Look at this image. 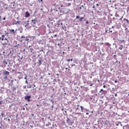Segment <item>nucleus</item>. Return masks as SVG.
<instances>
[{"mask_svg": "<svg viewBox=\"0 0 129 129\" xmlns=\"http://www.w3.org/2000/svg\"><path fill=\"white\" fill-rule=\"evenodd\" d=\"M29 40L30 39H29V37H28V36H27L26 37L24 36H21V38H20L21 42L25 41L24 43H26V42L28 43L29 42Z\"/></svg>", "mask_w": 129, "mask_h": 129, "instance_id": "obj_1", "label": "nucleus"}, {"mask_svg": "<svg viewBox=\"0 0 129 129\" xmlns=\"http://www.w3.org/2000/svg\"><path fill=\"white\" fill-rule=\"evenodd\" d=\"M3 42H2V45H3V46H6V45H8V43H9V40L7 39V38H5L4 39Z\"/></svg>", "mask_w": 129, "mask_h": 129, "instance_id": "obj_2", "label": "nucleus"}, {"mask_svg": "<svg viewBox=\"0 0 129 129\" xmlns=\"http://www.w3.org/2000/svg\"><path fill=\"white\" fill-rule=\"evenodd\" d=\"M31 22L32 23L33 25H36V23L38 22V20L37 18H35L34 19L32 20Z\"/></svg>", "mask_w": 129, "mask_h": 129, "instance_id": "obj_3", "label": "nucleus"}, {"mask_svg": "<svg viewBox=\"0 0 129 129\" xmlns=\"http://www.w3.org/2000/svg\"><path fill=\"white\" fill-rule=\"evenodd\" d=\"M25 100H28V101H31V96H26L25 97Z\"/></svg>", "mask_w": 129, "mask_h": 129, "instance_id": "obj_4", "label": "nucleus"}, {"mask_svg": "<svg viewBox=\"0 0 129 129\" xmlns=\"http://www.w3.org/2000/svg\"><path fill=\"white\" fill-rule=\"evenodd\" d=\"M3 65L6 67L8 65V60H3Z\"/></svg>", "mask_w": 129, "mask_h": 129, "instance_id": "obj_5", "label": "nucleus"}, {"mask_svg": "<svg viewBox=\"0 0 129 129\" xmlns=\"http://www.w3.org/2000/svg\"><path fill=\"white\" fill-rule=\"evenodd\" d=\"M29 17H30V13H29V12L27 11L26 12L25 18H29Z\"/></svg>", "mask_w": 129, "mask_h": 129, "instance_id": "obj_6", "label": "nucleus"}, {"mask_svg": "<svg viewBox=\"0 0 129 129\" xmlns=\"http://www.w3.org/2000/svg\"><path fill=\"white\" fill-rule=\"evenodd\" d=\"M10 34H15L16 33V31H15L14 29H10Z\"/></svg>", "mask_w": 129, "mask_h": 129, "instance_id": "obj_7", "label": "nucleus"}, {"mask_svg": "<svg viewBox=\"0 0 129 129\" xmlns=\"http://www.w3.org/2000/svg\"><path fill=\"white\" fill-rule=\"evenodd\" d=\"M38 63L39 64V66H40V65H42V59H39Z\"/></svg>", "mask_w": 129, "mask_h": 129, "instance_id": "obj_8", "label": "nucleus"}, {"mask_svg": "<svg viewBox=\"0 0 129 129\" xmlns=\"http://www.w3.org/2000/svg\"><path fill=\"white\" fill-rule=\"evenodd\" d=\"M9 74H10V72H8V71H5L4 73V75H9Z\"/></svg>", "mask_w": 129, "mask_h": 129, "instance_id": "obj_9", "label": "nucleus"}, {"mask_svg": "<svg viewBox=\"0 0 129 129\" xmlns=\"http://www.w3.org/2000/svg\"><path fill=\"white\" fill-rule=\"evenodd\" d=\"M123 21H124V22H126L127 24H129L128 19L124 18V19H123Z\"/></svg>", "mask_w": 129, "mask_h": 129, "instance_id": "obj_10", "label": "nucleus"}, {"mask_svg": "<svg viewBox=\"0 0 129 129\" xmlns=\"http://www.w3.org/2000/svg\"><path fill=\"white\" fill-rule=\"evenodd\" d=\"M17 24H21V21H17L16 22V23H13V25H17Z\"/></svg>", "mask_w": 129, "mask_h": 129, "instance_id": "obj_11", "label": "nucleus"}, {"mask_svg": "<svg viewBox=\"0 0 129 129\" xmlns=\"http://www.w3.org/2000/svg\"><path fill=\"white\" fill-rule=\"evenodd\" d=\"M119 50H122V49H123V45H120V47H119Z\"/></svg>", "mask_w": 129, "mask_h": 129, "instance_id": "obj_12", "label": "nucleus"}, {"mask_svg": "<svg viewBox=\"0 0 129 129\" xmlns=\"http://www.w3.org/2000/svg\"><path fill=\"white\" fill-rule=\"evenodd\" d=\"M84 20V17H81L79 18L80 22H82V20Z\"/></svg>", "mask_w": 129, "mask_h": 129, "instance_id": "obj_13", "label": "nucleus"}, {"mask_svg": "<svg viewBox=\"0 0 129 129\" xmlns=\"http://www.w3.org/2000/svg\"><path fill=\"white\" fill-rule=\"evenodd\" d=\"M88 84H89L90 86H92V85H93V83H91V82L88 83Z\"/></svg>", "mask_w": 129, "mask_h": 129, "instance_id": "obj_14", "label": "nucleus"}, {"mask_svg": "<svg viewBox=\"0 0 129 129\" xmlns=\"http://www.w3.org/2000/svg\"><path fill=\"white\" fill-rule=\"evenodd\" d=\"M4 39H5V34L2 35V40H4Z\"/></svg>", "mask_w": 129, "mask_h": 129, "instance_id": "obj_15", "label": "nucleus"}, {"mask_svg": "<svg viewBox=\"0 0 129 129\" xmlns=\"http://www.w3.org/2000/svg\"><path fill=\"white\" fill-rule=\"evenodd\" d=\"M27 77H28V76H27V75H25V78H24V79H25V80H28Z\"/></svg>", "mask_w": 129, "mask_h": 129, "instance_id": "obj_16", "label": "nucleus"}, {"mask_svg": "<svg viewBox=\"0 0 129 129\" xmlns=\"http://www.w3.org/2000/svg\"><path fill=\"white\" fill-rule=\"evenodd\" d=\"M80 107L81 108L82 111L83 112V107L82 106H81Z\"/></svg>", "mask_w": 129, "mask_h": 129, "instance_id": "obj_17", "label": "nucleus"}, {"mask_svg": "<svg viewBox=\"0 0 129 129\" xmlns=\"http://www.w3.org/2000/svg\"><path fill=\"white\" fill-rule=\"evenodd\" d=\"M4 104V101H0V104L2 105V104Z\"/></svg>", "mask_w": 129, "mask_h": 129, "instance_id": "obj_18", "label": "nucleus"}, {"mask_svg": "<svg viewBox=\"0 0 129 129\" xmlns=\"http://www.w3.org/2000/svg\"><path fill=\"white\" fill-rule=\"evenodd\" d=\"M106 45L107 46H110V44H109V43H106Z\"/></svg>", "mask_w": 129, "mask_h": 129, "instance_id": "obj_19", "label": "nucleus"}, {"mask_svg": "<svg viewBox=\"0 0 129 129\" xmlns=\"http://www.w3.org/2000/svg\"><path fill=\"white\" fill-rule=\"evenodd\" d=\"M31 87H32L31 85H29V86H27V88H31Z\"/></svg>", "mask_w": 129, "mask_h": 129, "instance_id": "obj_20", "label": "nucleus"}, {"mask_svg": "<svg viewBox=\"0 0 129 129\" xmlns=\"http://www.w3.org/2000/svg\"><path fill=\"white\" fill-rule=\"evenodd\" d=\"M71 6V3H69L68 5V7H70Z\"/></svg>", "mask_w": 129, "mask_h": 129, "instance_id": "obj_21", "label": "nucleus"}, {"mask_svg": "<svg viewBox=\"0 0 129 129\" xmlns=\"http://www.w3.org/2000/svg\"><path fill=\"white\" fill-rule=\"evenodd\" d=\"M80 17H79V16H76V19H80Z\"/></svg>", "mask_w": 129, "mask_h": 129, "instance_id": "obj_22", "label": "nucleus"}, {"mask_svg": "<svg viewBox=\"0 0 129 129\" xmlns=\"http://www.w3.org/2000/svg\"><path fill=\"white\" fill-rule=\"evenodd\" d=\"M67 62H70V59H67Z\"/></svg>", "mask_w": 129, "mask_h": 129, "instance_id": "obj_23", "label": "nucleus"}, {"mask_svg": "<svg viewBox=\"0 0 129 129\" xmlns=\"http://www.w3.org/2000/svg\"><path fill=\"white\" fill-rule=\"evenodd\" d=\"M25 83H26V84H28V80H27L25 81Z\"/></svg>", "mask_w": 129, "mask_h": 129, "instance_id": "obj_24", "label": "nucleus"}, {"mask_svg": "<svg viewBox=\"0 0 129 129\" xmlns=\"http://www.w3.org/2000/svg\"><path fill=\"white\" fill-rule=\"evenodd\" d=\"M123 18V16H122L121 18L120 19V21H121V20H122Z\"/></svg>", "mask_w": 129, "mask_h": 129, "instance_id": "obj_25", "label": "nucleus"}, {"mask_svg": "<svg viewBox=\"0 0 129 129\" xmlns=\"http://www.w3.org/2000/svg\"><path fill=\"white\" fill-rule=\"evenodd\" d=\"M85 89H86L87 90H89V89H88V87H85Z\"/></svg>", "mask_w": 129, "mask_h": 129, "instance_id": "obj_26", "label": "nucleus"}, {"mask_svg": "<svg viewBox=\"0 0 129 129\" xmlns=\"http://www.w3.org/2000/svg\"><path fill=\"white\" fill-rule=\"evenodd\" d=\"M57 45L59 46V47H61V45L59 43H58Z\"/></svg>", "mask_w": 129, "mask_h": 129, "instance_id": "obj_27", "label": "nucleus"}, {"mask_svg": "<svg viewBox=\"0 0 129 129\" xmlns=\"http://www.w3.org/2000/svg\"><path fill=\"white\" fill-rule=\"evenodd\" d=\"M114 83H117V80H115V81H114Z\"/></svg>", "mask_w": 129, "mask_h": 129, "instance_id": "obj_28", "label": "nucleus"}, {"mask_svg": "<svg viewBox=\"0 0 129 129\" xmlns=\"http://www.w3.org/2000/svg\"><path fill=\"white\" fill-rule=\"evenodd\" d=\"M2 21V16L0 15V22Z\"/></svg>", "mask_w": 129, "mask_h": 129, "instance_id": "obj_29", "label": "nucleus"}, {"mask_svg": "<svg viewBox=\"0 0 129 129\" xmlns=\"http://www.w3.org/2000/svg\"><path fill=\"white\" fill-rule=\"evenodd\" d=\"M86 24H89V22L88 21H86Z\"/></svg>", "mask_w": 129, "mask_h": 129, "instance_id": "obj_30", "label": "nucleus"}, {"mask_svg": "<svg viewBox=\"0 0 129 129\" xmlns=\"http://www.w3.org/2000/svg\"><path fill=\"white\" fill-rule=\"evenodd\" d=\"M101 91H103V89H101V90H100V91L99 92H101Z\"/></svg>", "mask_w": 129, "mask_h": 129, "instance_id": "obj_31", "label": "nucleus"}, {"mask_svg": "<svg viewBox=\"0 0 129 129\" xmlns=\"http://www.w3.org/2000/svg\"><path fill=\"white\" fill-rule=\"evenodd\" d=\"M128 29L127 28H125V31H127Z\"/></svg>", "mask_w": 129, "mask_h": 129, "instance_id": "obj_32", "label": "nucleus"}, {"mask_svg": "<svg viewBox=\"0 0 129 129\" xmlns=\"http://www.w3.org/2000/svg\"><path fill=\"white\" fill-rule=\"evenodd\" d=\"M103 87V88H105L106 87V86L105 85H104Z\"/></svg>", "mask_w": 129, "mask_h": 129, "instance_id": "obj_33", "label": "nucleus"}, {"mask_svg": "<svg viewBox=\"0 0 129 129\" xmlns=\"http://www.w3.org/2000/svg\"><path fill=\"white\" fill-rule=\"evenodd\" d=\"M86 114L87 115H88V114H89V113L87 112V113H86Z\"/></svg>", "mask_w": 129, "mask_h": 129, "instance_id": "obj_34", "label": "nucleus"}, {"mask_svg": "<svg viewBox=\"0 0 129 129\" xmlns=\"http://www.w3.org/2000/svg\"><path fill=\"white\" fill-rule=\"evenodd\" d=\"M92 8H93V9H95V6H93V7H92Z\"/></svg>", "mask_w": 129, "mask_h": 129, "instance_id": "obj_35", "label": "nucleus"}, {"mask_svg": "<svg viewBox=\"0 0 129 129\" xmlns=\"http://www.w3.org/2000/svg\"><path fill=\"white\" fill-rule=\"evenodd\" d=\"M72 67H73V66H75V64H72Z\"/></svg>", "mask_w": 129, "mask_h": 129, "instance_id": "obj_36", "label": "nucleus"}, {"mask_svg": "<svg viewBox=\"0 0 129 129\" xmlns=\"http://www.w3.org/2000/svg\"><path fill=\"white\" fill-rule=\"evenodd\" d=\"M38 2H43V0H39Z\"/></svg>", "mask_w": 129, "mask_h": 129, "instance_id": "obj_37", "label": "nucleus"}, {"mask_svg": "<svg viewBox=\"0 0 129 129\" xmlns=\"http://www.w3.org/2000/svg\"><path fill=\"white\" fill-rule=\"evenodd\" d=\"M4 21H6V18H3Z\"/></svg>", "mask_w": 129, "mask_h": 129, "instance_id": "obj_38", "label": "nucleus"}, {"mask_svg": "<svg viewBox=\"0 0 129 129\" xmlns=\"http://www.w3.org/2000/svg\"><path fill=\"white\" fill-rule=\"evenodd\" d=\"M54 37H57V34H55V35H54Z\"/></svg>", "mask_w": 129, "mask_h": 129, "instance_id": "obj_39", "label": "nucleus"}, {"mask_svg": "<svg viewBox=\"0 0 129 129\" xmlns=\"http://www.w3.org/2000/svg\"><path fill=\"white\" fill-rule=\"evenodd\" d=\"M70 61H73V58H71V59H70Z\"/></svg>", "mask_w": 129, "mask_h": 129, "instance_id": "obj_40", "label": "nucleus"}, {"mask_svg": "<svg viewBox=\"0 0 129 129\" xmlns=\"http://www.w3.org/2000/svg\"><path fill=\"white\" fill-rule=\"evenodd\" d=\"M96 6H97V7H98V6H99V5L98 4H96Z\"/></svg>", "mask_w": 129, "mask_h": 129, "instance_id": "obj_41", "label": "nucleus"}, {"mask_svg": "<svg viewBox=\"0 0 129 129\" xmlns=\"http://www.w3.org/2000/svg\"><path fill=\"white\" fill-rule=\"evenodd\" d=\"M115 96H117V94H115Z\"/></svg>", "mask_w": 129, "mask_h": 129, "instance_id": "obj_42", "label": "nucleus"}, {"mask_svg": "<svg viewBox=\"0 0 129 129\" xmlns=\"http://www.w3.org/2000/svg\"><path fill=\"white\" fill-rule=\"evenodd\" d=\"M8 121H10L11 120L10 119H8Z\"/></svg>", "mask_w": 129, "mask_h": 129, "instance_id": "obj_43", "label": "nucleus"}, {"mask_svg": "<svg viewBox=\"0 0 129 129\" xmlns=\"http://www.w3.org/2000/svg\"><path fill=\"white\" fill-rule=\"evenodd\" d=\"M110 33H112V31H110Z\"/></svg>", "mask_w": 129, "mask_h": 129, "instance_id": "obj_44", "label": "nucleus"}, {"mask_svg": "<svg viewBox=\"0 0 129 129\" xmlns=\"http://www.w3.org/2000/svg\"><path fill=\"white\" fill-rule=\"evenodd\" d=\"M114 57H116V55H114Z\"/></svg>", "mask_w": 129, "mask_h": 129, "instance_id": "obj_45", "label": "nucleus"}, {"mask_svg": "<svg viewBox=\"0 0 129 129\" xmlns=\"http://www.w3.org/2000/svg\"><path fill=\"white\" fill-rule=\"evenodd\" d=\"M61 110L63 111V110H64V109H62Z\"/></svg>", "mask_w": 129, "mask_h": 129, "instance_id": "obj_46", "label": "nucleus"}, {"mask_svg": "<svg viewBox=\"0 0 129 129\" xmlns=\"http://www.w3.org/2000/svg\"><path fill=\"white\" fill-rule=\"evenodd\" d=\"M32 116H34V114H32Z\"/></svg>", "mask_w": 129, "mask_h": 129, "instance_id": "obj_47", "label": "nucleus"}, {"mask_svg": "<svg viewBox=\"0 0 129 129\" xmlns=\"http://www.w3.org/2000/svg\"><path fill=\"white\" fill-rule=\"evenodd\" d=\"M0 40H2V37H0Z\"/></svg>", "mask_w": 129, "mask_h": 129, "instance_id": "obj_48", "label": "nucleus"}, {"mask_svg": "<svg viewBox=\"0 0 129 129\" xmlns=\"http://www.w3.org/2000/svg\"><path fill=\"white\" fill-rule=\"evenodd\" d=\"M69 1H72V0H68V2H69Z\"/></svg>", "mask_w": 129, "mask_h": 129, "instance_id": "obj_49", "label": "nucleus"}, {"mask_svg": "<svg viewBox=\"0 0 129 129\" xmlns=\"http://www.w3.org/2000/svg\"><path fill=\"white\" fill-rule=\"evenodd\" d=\"M17 29H16V30H15V32H17Z\"/></svg>", "mask_w": 129, "mask_h": 129, "instance_id": "obj_50", "label": "nucleus"}, {"mask_svg": "<svg viewBox=\"0 0 129 129\" xmlns=\"http://www.w3.org/2000/svg\"><path fill=\"white\" fill-rule=\"evenodd\" d=\"M30 50H33V48H30Z\"/></svg>", "mask_w": 129, "mask_h": 129, "instance_id": "obj_51", "label": "nucleus"}, {"mask_svg": "<svg viewBox=\"0 0 129 129\" xmlns=\"http://www.w3.org/2000/svg\"><path fill=\"white\" fill-rule=\"evenodd\" d=\"M37 106H39V104H37Z\"/></svg>", "mask_w": 129, "mask_h": 129, "instance_id": "obj_52", "label": "nucleus"}, {"mask_svg": "<svg viewBox=\"0 0 129 129\" xmlns=\"http://www.w3.org/2000/svg\"><path fill=\"white\" fill-rule=\"evenodd\" d=\"M5 78H7V76H6V77H5Z\"/></svg>", "mask_w": 129, "mask_h": 129, "instance_id": "obj_53", "label": "nucleus"}, {"mask_svg": "<svg viewBox=\"0 0 129 129\" xmlns=\"http://www.w3.org/2000/svg\"><path fill=\"white\" fill-rule=\"evenodd\" d=\"M77 106H79V105H78Z\"/></svg>", "mask_w": 129, "mask_h": 129, "instance_id": "obj_54", "label": "nucleus"}, {"mask_svg": "<svg viewBox=\"0 0 129 129\" xmlns=\"http://www.w3.org/2000/svg\"><path fill=\"white\" fill-rule=\"evenodd\" d=\"M128 96H129V93H128Z\"/></svg>", "mask_w": 129, "mask_h": 129, "instance_id": "obj_55", "label": "nucleus"}, {"mask_svg": "<svg viewBox=\"0 0 129 129\" xmlns=\"http://www.w3.org/2000/svg\"><path fill=\"white\" fill-rule=\"evenodd\" d=\"M107 32V30L106 31V32Z\"/></svg>", "mask_w": 129, "mask_h": 129, "instance_id": "obj_56", "label": "nucleus"}, {"mask_svg": "<svg viewBox=\"0 0 129 129\" xmlns=\"http://www.w3.org/2000/svg\"><path fill=\"white\" fill-rule=\"evenodd\" d=\"M24 88H26V86L24 87Z\"/></svg>", "mask_w": 129, "mask_h": 129, "instance_id": "obj_57", "label": "nucleus"}, {"mask_svg": "<svg viewBox=\"0 0 129 129\" xmlns=\"http://www.w3.org/2000/svg\"><path fill=\"white\" fill-rule=\"evenodd\" d=\"M57 75H59V74H57Z\"/></svg>", "mask_w": 129, "mask_h": 129, "instance_id": "obj_58", "label": "nucleus"}, {"mask_svg": "<svg viewBox=\"0 0 129 129\" xmlns=\"http://www.w3.org/2000/svg\"><path fill=\"white\" fill-rule=\"evenodd\" d=\"M80 129H82V128H80Z\"/></svg>", "mask_w": 129, "mask_h": 129, "instance_id": "obj_59", "label": "nucleus"}, {"mask_svg": "<svg viewBox=\"0 0 129 129\" xmlns=\"http://www.w3.org/2000/svg\"><path fill=\"white\" fill-rule=\"evenodd\" d=\"M0 7H1V4H0Z\"/></svg>", "mask_w": 129, "mask_h": 129, "instance_id": "obj_60", "label": "nucleus"}, {"mask_svg": "<svg viewBox=\"0 0 129 129\" xmlns=\"http://www.w3.org/2000/svg\"><path fill=\"white\" fill-rule=\"evenodd\" d=\"M129 53V52H128Z\"/></svg>", "mask_w": 129, "mask_h": 129, "instance_id": "obj_61", "label": "nucleus"}]
</instances>
